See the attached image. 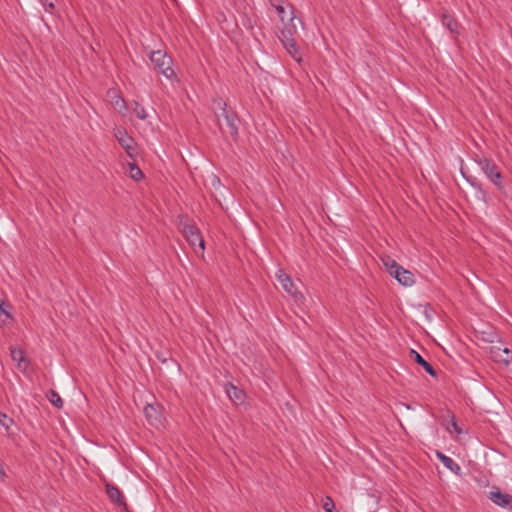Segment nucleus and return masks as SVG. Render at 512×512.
I'll list each match as a JSON object with an SVG mask.
<instances>
[{"label": "nucleus", "instance_id": "f257e3e1", "mask_svg": "<svg viewBox=\"0 0 512 512\" xmlns=\"http://www.w3.org/2000/svg\"><path fill=\"white\" fill-rule=\"evenodd\" d=\"M215 115L220 119L223 118L229 129V134L236 140L239 135V118L233 111L227 109V103L222 98L214 99L213 101Z\"/></svg>", "mask_w": 512, "mask_h": 512}, {"label": "nucleus", "instance_id": "f03ea898", "mask_svg": "<svg viewBox=\"0 0 512 512\" xmlns=\"http://www.w3.org/2000/svg\"><path fill=\"white\" fill-rule=\"evenodd\" d=\"M149 59L159 73H161L167 79H173L175 72L172 68V58L162 50L151 51Z\"/></svg>", "mask_w": 512, "mask_h": 512}, {"label": "nucleus", "instance_id": "7ed1b4c3", "mask_svg": "<svg viewBox=\"0 0 512 512\" xmlns=\"http://www.w3.org/2000/svg\"><path fill=\"white\" fill-rule=\"evenodd\" d=\"M478 166L481 168L486 177L499 189L503 187L501 179V172L498 170L497 165L492 160L481 157L477 161Z\"/></svg>", "mask_w": 512, "mask_h": 512}, {"label": "nucleus", "instance_id": "20e7f679", "mask_svg": "<svg viewBox=\"0 0 512 512\" xmlns=\"http://www.w3.org/2000/svg\"><path fill=\"white\" fill-rule=\"evenodd\" d=\"M182 233L193 248L199 247L201 251L204 250L205 242L197 226L185 223L182 227Z\"/></svg>", "mask_w": 512, "mask_h": 512}, {"label": "nucleus", "instance_id": "39448f33", "mask_svg": "<svg viewBox=\"0 0 512 512\" xmlns=\"http://www.w3.org/2000/svg\"><path fill=\"white\" fill-rule=\"evenodd\" d=\"M114 136L119 144L126 150L128 156L132 158L135 152V143L133 138L129 136L126 130L123 128H116L114 131Z\"/></svg>", "mask_w": 512, "mask_h": 512}, {"label": "nucleus", "instance_id": "423d86ee", "mask_svg": "<svg viewBox=\"0 0 512 512\" xmlns=\"http://www.w3.org/2000/svg\"><path fill=\"white\" fill-rule=\"evenodd\" d=\"M144 414L151 426L159 427L162 425V413L158 407L152 404H147L144 408Z\"/></svg>", "mask_w": 512, "mask_h": 512}, {"label": "nucleus", "instance_id": "0eeeda50", "mask_svg": "<svg viewBox=\"0 0 512 512\" xmlns=\"http://www.w3.org/2000/svg\"><path fill=\"white\" fill-rule=\"evenodd\" d=\"M276 278L281 284L282 288L291 296H295L297 294V288L295 287L291 277L285 273L282 269H279L276 272Z\"/></svg>", "mask_w": 512, "mask_h": 512}, {"label": "nucleus", "instance_id": "6e6552de", "mask_svg": "<svg viewBox=\"0 0 512 512\" xmlns=\"http://www.w3.org/2000/svg\"><path fill=\"white\" fill-rule=\"evenodd\" d=\"M489 499L502 508H507L512 503V496L507 493H502L499 489L489 492Z\"/></svg>", "mask_w": 512, "mask_h": 512}, {"label": "nucleus", "instance_id": "1a4fd4ad", "mask_svg": "<svg viewBox=\"0 0 512 512\" xmlns=\"http://www.w3.org/2000/svg\"><path fill=\"white\" fill-rule=\"evenodd\" d=\"M493 358L496 362L502 363L506 367H510L512 364V351L508 348H497L494 347L492 350Z\"/></svg>", "mask_w": 512, "mask_h": 512}, {"label": "nucleus", "instance_id": "9d476101", "mask_svg": "<svg viewBox=\"0 0 512 512\" xmlns=\"http://www.w3.org/2000/svg\"><path fill=\"white\" fill-rule=\"evenodd\" d=\"M295 16L292 10V7H290V14H289V21L290 23L285 25V27L281 30L279 35V40H286V39H294V34L297 33V26L294 23Z\"/></svg>", "mask_w": 512, "mask_h": 512}, {"label": "nucleus", "instance_id": "9b49d317", "mask_svg": "<svg viewBox=\"0 0 512 512\" xmlns=\"http://www.w3.org/2000/svg\"><path fill=\"white\" fill-rule=\"evenodd\" d=\"M282 45L289 53V55L298 63L302 61V56L300 53V49L295 41V39H286L281 41Z\"/></svg>", "mask_w": 512, "mask_h": 512}, {"label": "nucleus", "instance_id": "f8f14e48", "mask_svg": "<svg viewBox=\"0 0 512 512\" xmlns=\"http://www.w3.org/2000/svg\"><path fill=\"white\" fill-rule=\"evenodd\" d=\"M437 457L441 461V463L444 465L445 468L450 470L456 475L461 474V467L458 463H456L451 457L446 456L445 454L441 452H437Z\"/></svg>", "mask_w": 512, "mask_h": 512}, {"label": "nucleus", "instance_id": "ddd939ff", "mask_svg": "<svg viewBox=\"0 0 512 512\" xmlns=\"http://www.w3.org/2000/svg\"><path fill=\"white\" fill-rule=\"evenodd\" d=\"M400 284L410 287L414 284L415 279L412 272L404 269L403 267L393 276Z\"/></svg>", "mask_w": 512, "mask_h": 512}, {"label": "nucleus", "instance_id": "4468645a", "mask_svg": "<svg viewBox=\"0 0 512 512\" xmlns=\"http://www.w3.org/2000/svg\"><path fill=\"white\" fill-rule=\"evenodd\" d=\"M106 492H107V495L110 499L111 502L117 504L118 506H124L125 505V501H124V498L122 496V493L121 491L113 486V485H110V484H107L106 485Z\"/></svg>", "mask_w": 512, "mask_h": 512}, {"label": "nucleus", "instance_id": "2eb2a0df", "mask_svg": "<svg viewBox=\"0 0 512 512\" xmlns=\"http://www.w3.org/2000/svg\"><path fill=\"white\" fill-rule=\"evenodd\" d=\"M441 22L444 27H446L450 33L458 34L459 33V23L447 12H444L441 17Z\"/></svg>", "mask_w": 512, "mask_h": 512}, {"label": "nucleus", "instance_id": "dca6fc26", "mask_svg": "<svg viewBox=\"0 0 512 512\" xmlns=\"http://www.w3.org/2000/svg\"><path fill=\"white\" fill-rule=\"evenodd\" d=\"M10 355L14 362L17 363V367L19 369H25L28 365V362L25 359L24 352L20 348L13 347L10 349Z\"/></svg>", "mask_w": 512, "mask_h": 512}, {"label": "nucleus", "instance_id": "f3484780", "mask_svg": "<svg viewBox=\"0 0 512 512\" xmlns=\"http://www.w3.org/2000/svg\"><path fill=\"white\" fill-rule=\"evenodd\" d=\"M410 354L413 357L414 361L420 366H422L430 376H436L435 369L417 351L411 350Z\"/></svg>", "mask_w": 512, "mask_h": 512}, {"label": "nucleus", "instance_id": "a211bd4d", "mask_svg": "<svg viewBox=\"0 0 512 512\" xmlns=\"http://www.w3.org/2000/svg\"><path fill=\"white\" fill-rule=\"evenodd\" d=\"M383 264L386 267L387 271L391 276H394L401 268L402 266L399 265L394 259L391 257H386L383 260Z\"/></svg>", "mask_w": 512, "mask_h": 512}, {"label": "nucleus", "instance_id": "6ab92c4d", "mask_svg": "<svg viewBox=\"0 0 512 512\" xmlns=\"http://www.w3.org/2000/svg\"><path fill=\"white\" fill-rule=\"evenodd\" d=\"M227 394L229 398L235 403L242 402L244 393L242 390L237 389L235 386L231 385L230 388L227 389Z\"/></svg>", "mask_w": 512, "mask_h": 512}, {"label": "nucleus", "instance_id": "aec40b11", "mask_svg": "<svg viewBox=\"0 0 512 512\" xmlns=\"http://www.w3.org/2000/svg\"><path fill=\"white\" fill-rule=\"evenodd\" d=\"M112 105L120 114L125 115L127 106L125 100L121 96L115 95L112 100Z\"/></svg>", "mask_w": 512, "mask_h": 512}, {"label": "nucleus", "instance_id": "412c9836", "mask_svg": "<svg viewBox=\"0 0 512 512\" xmlns=\"http://www.w3.org/2000/svg\"><path fill=\"white\" fill-rule=\"evenodd\" d=\"M11 320V314L4 308V302L0 300V326L8 325Z\"/></svg>", "mask_w": 512, "mask_h": 512}, {"label": "nucleus", "instance_id": "4be33fe9", "mask_svg": "<svg viewBox=\"0 0 512 512\" xmlns=\"http://www.w3.org/2000/svg\"><path fill=\"white\" fill-rule=\"evenodd\" d=\"M47 398L50 401V403L54 405L56 408H62L63 400L56 391L50 390L47 394Z\"/></svg>", "mask_w": 512, "mask_h": 512}, {"label": "nucleus", "instance_id": "5701e85b", "mask_svg": "<svg viewBox=\"0 0 512 512\" xmlns=\"http://www.w3.org/2000/svg\"><path fill=\"white\" fill-rule=\"evenodd\" d=\"M133 112L135 113L136 117L140 120H146L148 118V113L146 109L137 101L133 102Z\"/></svg>", "mask_w": 512, "mask_h": 512}, {"label": "nucleus", "instance_id": "b1692460", "mask_svg": "<svg viewBox=\"0 0 512 512\" xmlns=\"http://www.w3.org/2000/svg\"><path fill=\"white\" fill-rule=\"evenodd\" d=\"M129 175L132 179L136 180V181H139L140 179L143 178V172L140 170V168L133 164V163H130L129 164Z\"/></svg>", "mask_w": 512, "mask_h": 512}, {"label": "nucleus", "instance_id": "393cba45", "mask_svg": "<svg viewBox=\"0 0 512 512\" xmlns=\"http://www.w3.org/2000/svg\"><path fill=\"white\" fill-rule=\"evenodd\" d=\"M271 5L277 11L281 21L284 22V20H285V18L287 16L286 8L283 5H281V4L274 3V0H271Z\"/></svg>", "mask_w": 512, "mask_h": 512}, {"label": "nucleus", "instance_id": "a878e982", "mask_svg": "<svg viewBox=\"0 0 512 512\" xmlns=\"http://www.w3.org/2000/svg\"><path fill=\"white\" fill-rule=\"evenodd\" d=\"M43 6L44 10L48 13H52L54 9V0H38Z\"/></svg>", "mask_w": 512, "mask_h": 512}, {"label": "nucleus", "instance_id": "bb28decb", "mask_svg": "<svg viewBox=\"0 0 512 512\" xmlns=\"http://www.w3.org/2000/svg\"><path fill=\"white\" fill-rule=\"evenodd\" d=\"M13 423V419L8 417L6 414H0V424L5 428L9 429L10 425Z\"/></svg>", "mask_w": 512, "mask_h": 512}, {"label": "nucleus", "instance_id": "cd10ccee", "mask_svg": "<svg viewBox=\"0 0 512 512\" xmlns=\"http://www.w3.org/2000/svg\"><path fill=\"white\" fill-rule=\"evenodd\" d=\"M5 476H6V473L3 470L2 466L0 465V481H3Z\"/></svg>", "mask_w": 512, "mask_h": 512}, {"label": "nucleus", "instance_id": "c85d7f7f", "mask_svg": "<svg viewBox=\"0 0 512 512\" xmlns=\"http://www.w3.org/2000/svg\"><path fill=\"white\" fill-rule=\"evenodd\" d=\"M453 428L457 434H460L462 432L456 423H453Z\"/></svg>", "mask_w": 512, "mask_h": 512}]
</instances>
